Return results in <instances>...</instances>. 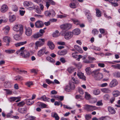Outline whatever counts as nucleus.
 Here are the masks:
<instances>
[{
  "label": "nucleus",
  "mask_w": 120,
  "mask_h": 120,
  "mask_svg": "<svg viewBox=\"0 0 120 120\" xmlns=\"http://www.w3.org/2000/svg\"><path fill=\"white\" fill-rule=\"evenodd\" d=\"M92 76L96 80H100L103 77V75L99 73L98 70H96L92 71Z\"/></svg>",
  "instance_id": "f257e3e1"
},
{
  "label": "nucleus",
  "mask_w": 120,
  "mask_h": 120,
  "mask_svg": "<svg viewBox=\"0 0 120 120\" xmlns=\"http://www.w3.org/2000/svg\"><path fill=\"white\" fill-rule=\"evenodd\" d=\"M13 30L17 32H19L20 34H22L23 33V27L21 25H15L13 28Z\"/></svg>",
  "instance_id": "f03ea898"
},
{
  "label": "nucleus",
  "mask_w": 120,
  "mask_h": 120,
  "mask_svg": "<svg viewBox=\"0 0 120 120\" xmlns=\"http://www.w3.org/2000/svg\"><path fill=\"white\" fill-rule=\"evenodd\" d=\"M84 109L88 111H92L97 109V108L95 106L86 104L84 105Z\"/></svg>",
  "instance_id": "7ed1b4c3"
},
{
  "label": "nucleus",
  "mask_w": 120,
  "mask_h": 120,
  "mask_svg": "<svg viewBox=\"0 0 120 120\" xmlns=\"http://www.w3.org/2000/svg\"><path fill=\"white\" fill-rule=\"evenodd\" d=\"M55 11L53 10L49 11H47L45 12V16L47 17H53L55 16Z\"/></svg>",
  "instance_id": "20e7f679"
},
{
  "label": "nucleus",
  "mask_w": 120,
  "mask_h": 120,
  "mask_svg": "<svg viewBox=\"0 0 120 120\" xmlns=\"http://www.w3.org/2000/svg\"><path fill=\"white\" fill-rule=\"evenodd\" d=\"M23 4L24 6L25 7H29L30 10H33L34 8V4L31 2L25 1L24 2Z\"/></svg>",
  "instance_id": "39448f33"
},
{
  "label": "nucleus",
  "mask_w": 120,
  "mask_h": 120,
  "mask_svg": "<svg viewBox=\"0 0 120 120\" xmlns=\"http://www.w3.org/2000/svg\"><path fill=\"white\" fill-rule=\"evenodd\" d=\"M71 26V24L67 23L61 25L60 27L61 29L63 30H67L70 29Z\"/></svg>",
  "instance_id": "423d86ee"
},
{
  "label": "nucleus",
  "mask_w": 120,
  "mask_h": 120,
  "mask_svg": "<svg viewBox=\"0 0 120 120\" xmlns=\"http://www.w3.org/2000/svg\"><path fill=\"white\" fill-rule=\"evenodd\" d=\"M118 84V82L116 79H113L110 83L109 86L110 88H112L116 86Z\"/></svg>",
  "instance_id": "0eeeda50"
},
{
  "label": "nucleus",
  "mask_w": 120,
  "mask_h": 120,
  "mask_svg": "<svg viewBox=\"0 0 120 120\" xmlns=\"http://www.w3.org/2000/svg\"><path fill=\"white\" fill-rule=\"evenodd\" d=\"M45 6L48 9L49 7L50 6V4L53 5H55L56 3L52 0H47L45 1Z\"/></svg>",
  "instance_id": "6e6552de"
},
{
  "label": "nucleus",
  "mask_w": 120,
  "mask_h": 120,
  "mask_svg": "<svg viewBox=\"0 0 120 120\" xmlns=\"http://www.w3.org/2000/svg\"><path fill=\"white\" fill-rule=\"evenodd\" d=\"M73 35L72 32H69L66 33L64 35V38L66 39H69L71 38Z\"/></svg>",
  "instance_id": "1a4fd4ad"
},
{
  "label": "nucleus",
  "mask_w": 120,
  "mask_h": 120,
  "mask_svg": "<svg viewBox=\"0 0 120 120\" xmlns=\"http://www.w3.org/2000/svg\"><path fill=\"white\" fill-rule=\"evenodd\" d=\"M44 25L43 22L41 21L38 20L35 23V26L36 27L40 28L42 27Z\"/></svg>",
  "instance_id": "9d476101"
},
{
  "label": "nucleus",
  "mask_w": 120,
  "mask_h": 120,
  "mask_svg": "<svg viewBox=\"0 0 120 120\" xmlns=\"http://www.w3.org/2000/svg\"><path fill=\"white\" fill-rule=\"evenodd\" d=\"M25 33L27 36H30L32 33V31L31 28L30 27L26 28Z\"/></svg>",
  "instance_id": "9b49d317"
},
{
  "label": "nucleus",
  "mask_w": 120,
  "mask_h": 120,
  "mask_svg": "<svg viewBox=\"0 0 120 120\" xmlns=\"http://www.w3.org/2000/svg\"><path fill=\"white\" fill-rule=\"evenodd\" d=\"M77 75L80 79L84 81L86 80V77L84 75L83 73L81 72L78 71L77 73Z\"/></svg>",
  "instance_id": "f8f14e48"
},
{
  "label": "nucleus",
  "mask_w": 120,
  "mask_h": 120,
  "mask_svg": "<svg viewBox=\"0 0 120 120\" xmlns=\"http://www.w3.org/2000/svg\"><path fill=\"white\" fill-rule=\"evenodd\" d=\"M3 41L4 42L7 43L6 45L8 46L9 45V43L10 41L11 38L10 37L6 36L4 37Z\"/></svg>",
  "instance_id": "ddd939ff"
},
{
  "label": "nucleus",
  "mask_w": 120,
  "mask_h": 120,
  "mask_svg": "<svg viewBox=\"0 0 120 120\" xmlns=\"http://www.w3.org/2000/svg\"><path fill=\"white\" fill-rule=\"evenodd\" d=\"M46 51V48L44 47L43 48L39 50L38 52L37 55L39 56H40L43 55Z\"/></svg>",
  "instance_id": "4468645a"
},
{
  "label": "nucleus",
  "mask_w": 120,
  "mask_h": 120,
  "mask_svg": "<svg viewBox=\"0 0 120 120\" xmlns=\"http://www.w3.org/2000/svg\"><path fill=\"white\" fill-rule=\"evenodd\" d=\"M25 49V47H24L21 48L20 49L16 51V53L17 54H19L20 56H22L24 53V51L25 50H24Z\"/></svg>",
  "instance_id": "2eb2a0df"
},
{
  "label": "nucleus",
  "mask_w": 120,
  "mask_h": 120,
  "mask_svg": "<svg viewBox=\"0 0 120 120\" xmlns=\"http://www.w3.org/2000/svg\"><path fill=\"white\" fill-rule=\"evenodd\" d=\"M8 9L7 6L6 5L4 4L1 6L0 9V11L4 13L7 11Z\"/></svg>",
  "instance_id": "dca6fc26"
},
{
  "label": "nucleus",
  "mask_w": 120,
  "mask_h": 120,
  "mask_svg": "<svg viewBox=\"0 0 120 120\" xmlns=\"http://www.w3.org/2000/svg\"><path fill=\"white\" fill-rule=\"evenodd\" d=\"M22 56L23 58H28L30 56V53L28 51L25 50L24 53Z\"/></svg>",
  "instance_id": "f3484780"
},
{
  "label": "nucleus",
  "mask_w": 120,
  "mask_h": 120,
  "mask_svg": "<svg viewBox=\"0 0 120 120\" xmlns=\"http://www.w3.org/2000/svg\"><path fill=\"white\" fill-rule=\"evenodd\" d=\"M18 110L19 112L22 113H26L27 110V109L26 107L19 108Z\"/></svg>",
  "instance_id": "a211bd4d"
},
{
  "label": "nucleus",
  "mask_w": 120,
  "mask_h": 120,
  "mask_svg": "<svg viewBox=\"0 0 120 120\" xmlns=\"http://www.w3.org/2000/svg\"><path fill=\"white\" fill-rule=\"evenodd\" d=\"M35 44L36 46L35 49H37L38 47H41L44 44V43L41 42V41H37L35 43Z\"/></svg>",
  "instance_id": "6ab92c4d"
},
{
  "label": "nucleus",
  "mask_w": 120,
  "mask_h": 120,
  "mask_svg": "<svg viewBox=\"0 0 120 120\" xmlns=\"http://www.w3.org/2000/svg\"><path fill=\"white\" fill-rule=\"evenodd\" d=\"M47 44L50 49H53L54 48V45L52 42L50 41H49L48 42Z\"/></svg>",
  "instance_id": "aec40b11"
},
{
  "label": "nucleus",
  "mask_w": 120,
  "mask_h": 120,
  "mask_svg": "<svg viewBox=\"0 0 120 120\" xmlns=\"http://www.w3.org/2000/svg\"><path fill=\"white\" fill-rule=\"evenodd\" d=\"M42 99V100L44 101H49L50 99L49 98H47L45 95H44L41 96V98L38 99H39L40 100Z\"/></svg>",
  "instance_id": "412c9836"
},
{
  "label": "nucleus",
  "mask_w": 120,
  "mask_h": 120,
  "mask_svg": "<svg viewBox=\"0 0 120 120\" xmlns=\"http://www.w3.org/2000/svg\"><path fill=\"white\" fill-rule=\"evenodd\" d=\"M10 29V27L9 26H6L3 29L4 31V33L6 34H7L9 32Z\"/></svg>",
  "instance_id": "4be33fe9"
},
{
  "label": "nucleus",
  "mask_w": 120,
  "mask_h": 120,
  "mask_svg": "<svg viewBox=\"0 0 120 120\" xmlns=\"http://www.w3.org/2000/svg\"><path fill=\"white\" fill-rule=\"evenodd\" d=\"M85 14L87 16L88 20L89 21L90 20L91 17V14L90 13V11H86L85 12Z\"/></svg>",
  "instance_id": "5701e85b"
},
{
  "label": "nucleus",
  "mask_w": 120,
  "mask_h": 120,
  "mask_svg": "<svg viewBox=\"0 0 120 120\" xmlns=\"http://www.w3.org/2000/svg\"><path fill=\"white\" fill-rule=\"evenodd\" d=\"M108 110L109 112L111 113L114 114L116 113V111L115 109L111 107H109L108 108Z\"/></svg>",
  "instance_id": "b1692460"
},
{
  "label": "nucleus",
  "mask_w": 120,
  "mask_h": 120,
  "mask_svg": "<svg viewBox=\"0 0 120 120\" xmlns=\"http://www.w3.org/2000/svg\"><path fill=\"white\" fill-rule=\"evenodd\" d=\"M14 70L19 73H27V71L24 70H22L19 69L18 68H14Z\"/></svg>",
  "instance_id": "393cba45"
},
{
  "label": "nucleus",
  "mask_w": 120,
  "mask_h": 120,
  "mask_svg": "<svg viewBox=\"0 0 120 120\" xmlns=\"http://www.w3.org/2000/svg\"><path fill=\"white\" fill-rule=\"evenodd\" d=\"M80 31L79 29H76L74 30L73 31L72 33L73 34L75 35H78L80 34Z\"/></svg>",
  "instance_id": "a878e982"
},
{
  "label": "nucleus",
  "mask_w": 120,
  "mask_h": 120,
  "mask_svg": "<svg viewBox=\"0 0 120 120\" xmlns=\"http://www.w3.org/2000/svg\"><path fill=\"white\" fill-rule=\"evenodd\" d=\"M67 52L66 49H64L61 51H59L58 52L59 55H64L66 54Z\"/></svg>",
  "instance_id": "bb28decb"
},
{
  "label": "nucleus",
  "mask_w": 120,
  "mask_h": 120,
  "mask_svg": "<svg viewBox=\"0 0 120 120\" xmlns=\"http://www.w3.org/2000/svg\"><path fill=\"white\" fill-rule=\"evenodd\" d=\"M16 19V17L14 15H11L9 17V21L11 22H12L15 20Z\"/></svg>",
  "instance_id": "cd10ccee"
},
{
  "label": "nucleus",
  "mask_w": 120,
  "mask_h": 120,
  "mask_svg": "<svg viewBox=\"0 0 120 120\" xmlns=\"http://www.w3.org/2000/svg\"><path fill=\"white\" fill-rule=\"evenodd\" d=\"M101 91L105 93H109L111 92V91L109 89L104 88L101 89Z\"/></svg>",
  "instance_id": "c85d7f7f"
},
{
  "label": "nucleus",
  "mask_w": 120,
  "mask_h": 120,
  "mask_svg": "<svg viewBox=\"0 0 120 120\" xmlns=\"http://www.w3.org/2000/svg\"><path fill=\"white\" fill-rule=\"evenodd\" d=\"M34 101H33L31 99H28L26 100V104L28 105H30L33 104Z\"/></svg>",
  "instance_id": "c756f323"
},
{
  "label": "nucleus",
  "mask_w": 120,
  "mask_h": 120,
  "mask_svg": "<svg viewBox=\"0 0 120 120\" xmlns=\"http://www.w3.org/2000/svg\"><path fill=\"white\" fill-rule=\"evenodd\" d=\"M26 43L27 41H26L22 42H20L15 44V45L16 47H17L24 45L26 44Z\"/></svg>",
  "instance_id": "7c9ffc66"
},
{
  "label": "nucleus",
  "mask_w": 120,
  "mask_h": 120,
  "mask_svg": "<svg viewBox=\"0 0 120 120\" xmlns=\"http://www.w3.org/2000/svg\"><path fill=\"white\" fill-rule=\"evenodd\" d=\"M42 36V34H40L39 33L35 34L32 36V37L34 38H37Z\"/></svg>",
  "instance_id": "2f4dec72"
},
{
  "label": "nucleus",
  "mask_w": 120,
  "mask_h": 120,
  "mask_svg": "<svg viewBox=\"0 0 120 120\" xmlns=\"http://www.w3.org/2000/svg\"><path fill=\"white\" fill-rule=\"evenodd\" d=\"M86 74L88 75H90L92 73L91 71L90 67H88L85 69Z\"/></svg>",
  "instance_id": "473e14b6"
},
{
  "label": "nucleus",
  "mask_w": 120,
  "mask_h": 120,
  "mask_svg": "<svg viewBox=\"0 0 120 120\" xmlns=\"http://www.w3.org/2000/svg\"><path fill=\"white\" fill-rule=\"evenodd\" d=\"M74 47L76 50L82 53V50L81 49L78 45H75L74 46Z\"/></svg>",
  "instance_id": "72a5a7b5"
},
{
  "label": "nucleus",
  "mask_w": 120,
  "mask_h": 120,
  "mask_svg": "<svg viewBox=\"0 0 120 120\" xmlns=\"http://www.w3.org/2000/svg\"><path fill=\"white\" fill-rule=\"evenodd\" d=\"M59 31L58 30L56 31L55 32H53L52 34L53 37H58L60 35Z\"/></svg>",
  "instance_id": "f704fd0d"
},
{
  "label": "nucleus",
  "mask_w": 120,
  "mask_h": 120,
  "mask_svg": "<svg viewBox=\"0 0 120 120\" xmlns=\"http://www.w3.org/2000/svg\"><path fill=\"white\" fill-rule=\"evenodd\" d=\"M15 50H14L8 49L5 50V52L8 54H11L14 52Z\"/></svg>",
  "instance_id": "c9c22d12"
},
{
  "label": "nucleus",
  "mask_w": 120,
  "mask_h": 120,
  "mask_svg": "<svg viewBox=\"0 0 120 120\" xmlns=\"http://www.w3.org/2000/svg\"><path fill=\"white\" fill-rule=\"evenodd\" d=\"M85 98L87 100H89L90 98V95L87 92H85Z\"/></svg>",
  "instance_id": "e433bc0d"
},
{
  "label": "nucleus",
  "mask_w": 120,
  "mask_h": 120,
  "mask_svg": "<svg viewBox=\"0 0 120 120\" xmlns=\"http://www.w3.org/2000/svg\"><path fill=\"white\" fill-rule=\"evenodd\" d=\"M14 39L17 41H19L21 39V38L19 35H15L14 37Z\"/></svg>",
  "instance_id": "4c0bfd02"
},
{
  "label": "nucleus",
  "mask_w": 120,
  "mask_h": 120,
  "mask_svg": "<svg viewBox=\"0 0 120 120\" xmlns=\"http://www.w3.org/2000/svg\"><path fill=\"white\" fill-rule=\"evenodd\" d=\"M37 104L41 106L42 108H46L47 106L46 104L39 102H38Z\"/></svg>",
  "instance_id": "58836bf2"
},
{
  "label": "nucleus",
  "mask_w": 120,
  "mask_h": 120,
  "mask_svg": "<svg viewBox=\"0 0 120 120\" xmlns=\"http://www.w3.org/2000/svg\"><path fill=\"white\" fill-rule=\"evenodd\" d=\"M113 93V95L114 97H117L120 95V92L117 90L114 91Z\"/></svg>",
  "instance_id": "ea45409f"
},
{
  "label": "nucleus",
  "mask_w": 120,
  "mask_h": 120,
  "mask_svg": "<svg viewBox=\"0 0 120 120\" xmlns=\"http://www.w3.org/2000/svg\"><path fill=\"white\" fill-rule=\"evenodd\" d=\"M111 67L115 69H117L120 70V64H116V65H112Z\"/></svg>",
  "instance_id": "a19ab883"
},
{
  "label": "nucleus",
  "mask_w": 120,
  "mask_h": 120,
  "mask_svg": "<svg viewBox=\"0 0 120 120\" xmlns=\"http://www.w3.org/2000/svg\"><path fill=\"white\" fill-rule=\"evenodd\" d=\"M74 23L76 25H78L80 23V22L78 20L76 19H71Z\"/></svg>",
  "instance_id": "79ce46f5"
},
{
  "label": "nucleus",
  "mask_w": 120,
  "mask_h": 120,
  "mask_svg": "<svg viewBox=\"0 0 120 120\" xmlns=\"http://www.w3.org/2000/svg\"><path fill=\"white\" fill-rule=\"evenodd\" d=\"M96 15L98 17H100L101 16V12L98 9L96 10Z\"/></svg>",
  "instance_id": "37998d69"
},
{
  "label": "nucleus",
  "mask_w": 120,
  "mask_h": 120,
  "mask_svg": "<svg viewBox=\"0 0 120 120\" xmlns=\"http://www.w3.org/2000/svg\"><path fill=\"white\" fill-rule=\"evenodd\" d=\"M19 99V97H12L10 98L9 101L10 102H13Z\"/></svg>",
  "instance_id": "c03bdc74"
},
{
  "label": "nucleus",
  "mask_w": 120,
  "mask_h": 120,
  "mask_svg": "<svg viewBox=\"0 0 120 120\" xmlns=\"http://www.w3.org/2000/svg\"><path fill=\"white\" fill-rule=\"evenodd\" d=\"M46 59L48 60L51 63H54V60L50 57L48 56L47 57Z\"/></svg>",
  "instance_id": "a18cd8bd"
},
{
  "label": "nucleus",
  "mask_w": 120,
  "mask_h": 120,
  "mask_svg": "<svg viewBox=\"0 0 120 120\" xmlns=\"http://www.w3.org/2000/svg\"><path fill=\"white\" fill-rule=\"evenodd\" d=\"M23 79V78L22 77L19 76L16 77L15 78L14 80L21 81Z\"/></svg>",
  "instance_id": "49530a36"
},
{
  "label": "nucleus",
  "mask_w": 120,
  "mask_h": 120,
  "mask_svg": "<svg viewBox=\"0 0 120 120\" xmlns=\"http://www.w3.org/2000/svg\"><path fill=\"white\" fill-rule=\"evenodd\" d=\"M71 81L72 82V83L74 84H78L79 82V81L78 80L75 79L74 78H72Z\"/></svg>",
  "instance_id": "de8ad7c7"
},
{
  "label": "nucleus",
  "mask_w": 120,
  "mask_h": 120,
  "mask_svg": "<svg viewBox=\"0 0 120 120\" xmlns=\"http://www.w3.org/2000/svg\"><path fill=\"white\" fill-rule=\"evenodd\" d=\"M70 7L72 8H76V5L74 3H71L70 4Z\"/></svg>",
  "instance_id": "09e8293b"
},
{
  "label": "nucleus",
  "mask_w": 120,
  "mask_h": 120,
  "mask_svg": "<svg viewBox=\"0 0 120 120\" xmlns=\"http://www.w3.org/2000/svg\"><path fill=\"white\" fill-rule=\"evenodd\" d=\"M54 97L56 100H60L61 101H62L64 99V97L63 96H55Z\"/></svg>",
  "instance_id": "8fccbe9b"
},
{
  "label": "nucleus",
  "mask_w": 120,
  "mask_h": 120,
  "mask_svg": "<svg viewBox=\"0 0 120 120\" xmlns=\"http://www.w3.org/2000/svg\"><path fill=\"white\" fill-rule=\"evenodd\" d=\"M53 117L56 120H59V117L58 114L56 113H54Z\"/></svg>",
  "instance_id": "3c124183"
},
{
  "label": "nucleus",
  "mask_w": 120,
  "mask_h": 120,
  "mask_svg": "<svg viewBox=\"0 0 120 120\" xmlns=\"http://www.w3.org/2000/svg\"><path fill=\"white\" fill-rule=\"evenodd\" d=\"M12 10L15 11H17L18 10V8L16 6L13 5L12 6Z\"/></svg>",
  "instance_id": "603ef678"
},
{
  "label": "nucleus",
  "mask_w": 120,
  "mask_h": 120,
  "mask_svg": "<svg viewBox=\"0 0 120 120\" xmlns=\"http://www.w3.org/2000/svg\"><path fill=\"white\" fill-rule=\"evenodd\" d=\"M99 31L96 29H94L92 31V33L94 35L98 34Z\"/></svg>",
  "instance_id": "864d4df0"
},
{
  "label": "nucleus",
  "mask_w": 120,
  "mask_h": 120,
  "mask_svg": "<svg viewBox=\"0 0 120 120\" xmlns=\"http://www.w3.org/2000/svg\"><path fill=\"white\" fill-rule=\"evenodd\" d=\"M25 104V102L23 101H21L17 104V106L19 107L22 106Z\"/></svg>",
  "instance_id": "5fc2aeb1"
},
{
  "label": "nucleus",
  "mask_w": 120,
  "mask_h": 120,
  "mask_svg": "<svg viewBox=\"0 0 120 120\" xmlns=\"http://www.w3.org/2000/svg\"><path fill=\"white\" fill-rule=\"evenodd\" d=\"M85 117L86 119L88 120L91 118V114H86L85 115Z\"/></svg>",
  "instance_id": "6e6d98bb"
},
{
  "label": "nucleus",
  "mask_w": 120,
  "mask_h": 120,
  "mask_svg": "<svg viewBox=\"0 0 120 120\" xmlns=\"http://www.w3.org/2000/svg\"><path fill=\"white\" fill-rule=\"evenodd\" d=\"M4 90L6 91V93L7 94H11L12 93V91L10 90L4 89Z\"/></svg>",
  "instance_id": "4d7b16f0"
},
{
  "label": "nucleus",
  "mask_w": 120,
  "mask_h": 120,
  "mask_svg": "<svg viewBox=\"0 0 120 120\" xmlns=\"http://www.w3.org/2000/svg\"><path fill=\"white\" fill-rule=\"evenodd\" d=\"M70 84V87L71 88V90H73L75 89V86L74 84L72 83H69Z\"/></svg>",
  "instance_id": "13d9d810"
},
{
  "label": "nucleus",
  "mask_w": 120,
  "mask_h": 120,
  "mask_svg": "<svg viewBox=\"0 0 120 120\" xmlns=\"http://www.w3.org/2000/svg\"><path fill=\"white\" fill-rule=\"evenodd\" d=\"M91 49L97 51H100L101 50V48L99 47L93 46H92Z\"/></svg>",
  "instance_id": "bf43d9fd"
},
{
  "label": "nucleus",
  "mask_w": 120,
  "mask_h": 120,
  "mask_svg": "<svg viewBox=\"0 0 120 120\" xmlns=\"http://www.w3.org/2000/svg\"><path fill=\"white\" fill-rule=\"evenodd\" d=\"M67 16V15L65 14H63V15H58V17L62 18H64L66 17Z\"/></svg>",
  "instance_id": "052dcab7"
},
{
  "label": "nucleus",
  "mask_w": 120,
  "mask_h": 120,
  "mask_svg": "<svg viewBox=\"0 0 120 120\" xmlns=\"http://www.w3.org/2000/svg\"><path fill=\"white\" fill-rule=\"evenodd\" d=\"M78 92L81 94H84V91L82 88L79 87L78 88Z\"/></svg>",
  "instance_id": "680f3d73"
},
{
  "label": "nucleus",
  "mask_w": 120,
  "mask_h": 120,
  "mask_svg": "<svg viewBox=\"0 0 120 120\" xmlns=\"http://www.w3.org/2000/svg\"><path fill=\"white\" fill-rule=\"evenodd\" d=\"M26 85L28 87H30L33 85V82H26Z\"/></svg>",
  "instance_id": "e2e57ef3"
},
{
  "label": "nucleus",
  "mask_w": 120,
  "mask_h": 120,
  "mask_svg": "<svg viewBox=\"0 0 120 120\" xmlns=\"http://www.w3.org/2000/svg\"><path fill=\"white\" fill-rule=\"evenodd\" d=\"M100 93V91L98 90H95L94 91V94L95 95H98Z\"/></svg>",
  "instance_id": "0e129e2a"
},
{
  "label": "nucleus",
  "mask_w": 120,
  "mask_h": 120,
  "mask_svg": "<svg viewBox=\"0 0 120 120\" xmlns=\"http://www.w3.org/2000/svg\"><path fill=\"white\" fill-rule=\"evenodd\" d=\"M114 76L116 77H120V72H117L114 73Z\"/></svg>",
  "instance_id": "69168bd1"
},
{
  "label": "nucleus",
  "mask_w": 120,
  "mask_h": 120,
  "mask_svg": "<svg viewBox=\"0 0 120 120\" xmlns=\"http://www.w3.org/2000/svg\"><path fill=\"white\" fill-rule=\"evenodd\" d=\"M109 98V96L107 94L105 95L104 97V98L105 100H108Z\"/></svg>",
  "instance_id": "338daca9"
},
{
  "label": "nucleus",
  "mask_w": 120,
  "mask_h": 120,
  "mask_svg": "<svg viewBox=\"0 0 120 120\" xmlns=\"http://www.w3.org/2000/svg\"><path fill=\"white\" fill-rule=\"evenodd\" d=\"M71 90L70 87L68 86H66L65 88V90L66 91L69 92Z\"/></svg>",
  "instance_id": "774afa93"
}]
</instances>
